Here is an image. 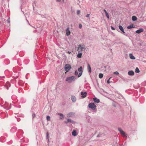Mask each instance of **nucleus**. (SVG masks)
Returning a JSON list of instances; mask_svg holds the SVG:
<instances>
[{
	"instance_id": "1",
	"label": "nucleus",
	"mask_w": 146,
	"mask_h": 146,
	"mask_svg": "<svg viewBox=\"0 0 146 146\" xmlns=\"http://www.w3.org/2000/svg\"><path fill=\"white\" fill-rule=\"evenodd\" d=\"M76 79V78L75 76H71L67 78L66 81H67L68 83H70L75 81Z\"/></svg>"
},
{
	"instance_id": "2",
	"label": "nucleus",
	"mask_w": 146,
	"mask_h": 146,
	"mask_svg": "<svg viewBox=\"0 0 146 146\" xmlns=\"http://www.w3.org/2000/svg\"><path fill=\"white\" fill-rule=\"evenodd\" d=\"M84 46L79 45L76 48L77 51L79 52H81L82 51H84L86 49V48L84 47Z\"/></svg>"
},
{
	"instance_id": "3",
	"label": "nucleus",
	"mask_w": 146,
	"mask_h": 146,
	"mask_svg": "<svg viewBox=\"0 0 146 146\" xmlns=\"http://www.w3.org/2000/svg\"><path fill=\"white\" fill-rule=\"evenodd\" d=\"M1 106L3 107L5 109H6L7 110H9L11 108V104L9 105V104L7 102H5L4 105Z\"/></svg>"
},
{
	"instance_id": "4",
	"label": "nucleus",
	"mask_w": 146,
	"mask_h": 146,
	"mask_svg": "<svg viewBox=\"0 0 146 146\" xmlns=\"http://www.w3.org/2000/svg\"><path fill=\"white\" fill-rule=\"evenodd\" d=\"M88 107L90 108L93 110H94L96 108V106L95 105L94 103H90L88 105Z\"/></svg>"
},
{
	"instance_id": "5",
	"label": "nucleus",
	"mask_w": 146,
	"mask_h": 146,
	"mask_svg": "<svg viewBox=\"0 0 146 146\" xmlns=\"http://www.w3.org/2000/svg\"><path fill=\"white\" fill-rule=\"evenodd\" d=\"M71 68V67L70 65L66 64L64 66V70L67 72L69 71Z\"/></svg>"
},
{
	"instance_id": "6",
	"label": "nucleus",
	"mask_w": 146,
	"mask_h": 146,
	"mask_svg": "<svg viewBox=\"0 0 146 146\" xmlns=\"http://www.w3.org/2000/svg\"><path fill=\"white\" fill-rule=\"evenodd\" d=\"M118 130L120 132V133L123 136L125 137L126 136V135L125 132L123 131L121 128H118Z\"/></svg>"
},
{
	"instance_id": "7",
	"label": "nucleus",
	"mask_w": 146,
	"mask_h": 146,
	"mask_svg": "<svg viewBox=\"0 0 146 146\" xmlns=\"http://www.w3.org/2000/svg\"><path fill=\"white\" fill-rule=\"evenodd\" d=\"M17 128L16 127L14 126L11 128V132L14 133L17 131Z\"/></svg>"
},
{
	"instance_id": "8",
	"label": "nucleus",
	"mask_w": 146,
	"mask_h": 146,
	"mask_svg": "<svg viewBox=\"0 0 146 146\" xmlns=\"http://www.w3.org/2000/svg\"><path fill=\"white\" fill-rule=\"evenodd\" d=\"M87 92H82L81 93V94L82 95V97L83 98H84L86 97L87 95Z\"/></svg>"
},
{
	"instance_id": "9",
	"label": "nucleus",
	"mask_w": 146,
	"mask_h": 146,
	"mask_svg": "<svg viewBox=\"0 0 146 146\" xmlns=\"http://www.w3.org/2000/svg\"><path fill=\"white\" fill-rule=\"evenodd\" d=\"M144 31V29L143 28H140L139 29L137 30L136 31V33L137 34H139L141 32H143Z\"/></svg>"
},
{
	"instance_id": "10",
	"label": "nucleus",
	"mask_w": 146,
	"mask_h": 146,
	"mask_svg": "<svg viewBox=\"0 0 146 146\" xmlns=\"http://www.w3.org/2000/svg\"><path fill=\"white\" fill-rule=\"evenodd\" d=\"M11 86L10 83L9 82H7L5 85V87L7 88V90H8L9 88Z\"/></svg>"
},
{
	"instance_id": "11",
	"label": "nucleus",
	"mask_w": 146,
	"mask_h": 146,
	"mask_svg": "<svg viewBox=\"0 0 146 146\" xmlns=\"http://www.w3.org/2000/svg\"><path fill=\"white\" fill-rule=\"evenodd\" d=\"M66 35L67 36H68L70 35V32L69 30V28H68L66 29Z\"/></svg>"
},
{
	"instance_id": "12",
	"label": "nucleus",
	"mask_w": 146,
	"mask_h": 146,
	"mask_svg": "<svg viewBox=\"0 0 146 146\" xmlns=\"http://www.w3.org/2000/svg\"><path fill=\"white\" fill-rule=\"evenodd\" d=\"M119 29L121 30V31L122 33H125V32L124 29L123 28V27L121 25H119Z\"/></svg>"
},
{
	"instance_id": "13",
	"label": "nucleus",
	"mask_w": 146,
	"mask_h": 146,
	"mask_svg": "<svg viewBox=\"0 0 146 146\" xmlns=\"http://www.w3.org/2000/svg\"><path fill=\"white\" fill-rule=\"evenodd\" d=\"M72 135L73 136H75L78 135V133L76 130H74L72 132Z\"/></svg>"
},
{
	"instance_id": "14",
	"label": "nucleus",
	"mask_w": 146,
	"mask_h": 146,
	"mask_svg": "<svg viewBox=\"0 0 146 146\" xmlns=\"http://www.w3.org/2000/svg\"><path fill=\"white\" fill-rule=\"evenodd\" d=\"M128 74L130 76H133L134 74V72L132 70H131L128 72Z\"/></svg>"
},
{
	"instance_id": "15",
	"label": "nucleus",
	"mask_w": 146,
	"mask_h": 146,
	"mask_svg": "<svg viewBox=\"0 0 146 146\" xmlns=\"http://www.w3.org/2000/svg\"><path fill=\"white\" fill-rule=\"evenodd\" d=\"M71 100L72 102H75L76 101V98L74 96H72L71 97Z\"/></svg>"
},
{
	"instance_id": "16",
	"label": "nucleus",
	"mask_w": 146,
	"mask_h": 146,
	"mask_svg": "<svg viewBox=\"0 0 146 146\" xmlns=\"http://www.w3.org/2000/svg\"><path fill=\"white\" fill-rule=\"evenodd\" d=\"M93 100L95 102L97 103H98L100 102L99 99H98L96 98V97L93 98Z\"/></svg>"
},
{
	"instance_id": "17",
	"label": "nucleus",
	"mask_w": 146,
	"mask_h": 146,
	"mask_svg": "<svg viewBox=\"0 0 146 146\" xmlns=\"http://www.w3.org/2000/svg\"><path fill=\"white\" fill-rule=\"evenodd\" d=\"M88 71L89 73H91V71H92L91 68L90 66V64H88Z\"/></svg>"
},
{
	"instance_id": "18",
	"label": "nucleus",
	"mask_w": 146,
	"mask_h": 146,
	"mask_svg": "<svg viewBox=\"0 0 146 146\" xmlns=\"http://www.w3.org/2000/svg\"><path fill=\"white\" fill-rule=\"evenodd\" d=\"M130 58L132 59H135V57L132 54L130 53L129 54Z\"/></svg>"
},
{
	"instance_id": "19",
	"label": "nucleus",
	"mask_w": 146,
	"mask_h": 146,
	"mask_svg": "<svg viewBox=\"0 0 146 146\" xmlns=\"http://www.w3.org/2000/svg\"><path fill=\"white\" fill-rule=\"evenodd\" d=\"M74 115V113L72 112L69 113L67 114V117H70L71 116H72Z\"/></svg>"
},
{
	"instance_id": "20",
	"label": "nucleus",
	"mask_w": 146,
	"mask_h": 146,
	"mask_svg": "<svg viewBox=\"0 0 146 146\" xmlns=\"http://www.w3.org/2000/svg\"><path fill=\"white\" fill-rule=\"evenodd\" d=\"M137 17L135 16H133L132 17V20L133 21L137 20Z\"/></svg>"
},
{
	"instance_id": "21",
	"label": "nucleus",
	"mask_w": 146,
	"mask_h": 146,
	"mask_svg": "<svg viewBox=\"0 0 146 146\" xmlns=\"http://www.w3.org/2000/svg\"><path fill=\"white\" fill-rule=\"evenodd\" d=\"M134 28V27L133 26V25L132 24L131 25L129 26H127V28L128 29H131L132 28Z\"/></svg>"
},
{
	"instance_id": "22",
	"label": "nucleus",
	"mask_w": 146,
	"mask_h": 146,
	"mask_svg": "<svg viewBox=\"0 0 146 146\" xmlns=\"http://www.w3.org/2000/svg\"><path fill=\"white\" fill-rule=\"evenodd\" d=\"M82 53H78L77 56L78 58H80L82 57Z\"/></svg>"
},
{
	"instance_id": "23",
	"label": "nucleus",
	"mask_w": 146,
	"mask_h": 146,
	"mask_svg": "<svg viewBox=\"0 0 146 146\" xmlns=\"http://www.w3.org/2000/svg\"><path fill=\"white\" fill-rule=\"evenodd\" d=\"M135 72L136 73H138L140 71L138 68L137 67L136 68L135 70Z\"/></svg>"
},
{
	"instance_id": "24",
	"label": "nucleus",
	"mask_w": 146,
	"mask_h": 146,
	"mask_svg": "<svg viewBox=\"0 0 146 146\" xmlns=\"http://www.w3.org/2000/svg\"><path fill=\"white\" fill-rule=\"evenodd\" d=\"M103 76V74L102 73H100L99 74V77L100 78H102Z\"/></svg>"
},
{
	"instance_id": "25",
	"label": "nucleus",
	"mask_w": 146,
	"mask_h": 146,
	"mask_svg": "<svg viewBox=\"0 0 146 146\" xmlns=\"http://www.w3.org/2000/svg\"><path fill=\"white\" fill-rule=\"evenodd\" d=\"M72 121H73L70 119H67V122L66 121V123H67V122H71L73 123Z\"/></svg>"
},
{
	"instance_id": "26",
	"label": "nucleus",
	"mask_w": 146,
	"mask_h": 146,
	"mask_svg": "<svg viewBox=\"0 0 146 146\" xmlns=\"http://www.w3.org/2000/svg\"><path fill=\"white\" fill-rule=\"evenodd\" d=\"M82 66H80L79 68L78 69V71L79 72H82Z\"/></svg>"
},
{
	"instance_id": "27",
	"label": "nucleus",
	"mask_w": 146,
	"mask_h": 146,
	"mask_svg": "<svg viewBox=\"0 0 146 146\" xmlns=\"http://www.w3.org/2000/svg\"><path fill=\"white\" fill-rule=\"evenodd\" d=\"M58 114L60 116V119H62L63 118V115L61 113H58Z\"/></svg>"
},
{
	"instance_id": "28",
	"label": "nucleus",
	"mask_w": 146,
	"mask_h": 146,
	"mask_svg": "<svg viewBox=\"0 0 146 146\" xmlns=\"http://www.w3.org/2000/svg\"><path fill=\"white\" fill-rule=\"evenodd\" d=\"M46 120L47 121H49L50 120V117L49 115L46 116Z\"/></svg>"
},
{
	"instance_id": "29",
	"label": "nucleus",
	"mask_w": 146,
	"mask_h": 146,
	"mask_svg": "<svg viewBox=\"0 0 146 146\" xmlns=\"http://www.w3.org/2000/svg\"><path fill=\"white\" fill-rule=\"evenodd\" d=\"M38 29H37L36 30L37 31L38 30V32H39L40 31L42 30V27H39L38 28Z\"/></svg>"
},
{
	"instance_id": "30",
	"label": "nucleus",
	"mask_w": 146,
	"mask_h": 146,
	"mask_svg": "<svg viewBox=\"0 0 146 146\" xmlns=\"http://www.w3.org/2000/svg\"><path fill=\"white\" fill-rule=\"evenodd\" d=\"M82 72H80L78 75V77H80L82 75Z\"/></svg>"
},
{
	"instance_id": "31",
	"label": "nucleus",
	"mask_w": 146,
	"mask_h": 146,
	"mask_svg": "<svg viewBox=\"0 0 146 146\" xmlns=\"http://www.w3.org/2000/svg\"><path fill=\"white\" fill-rule=\"evenodd\" d=\"M113 74H114L118 75V74H119V73L118 72L116 71V72H114L113 73Z\"/></svg>"
},
{
	"instance_id": "32",
	"label": "nucleus",
	"mask_w": 146,
	"mask_h": 146,
	"mask_svg": "<svg viewBox=\"0 0 146 146\" xmlns=\"http://www.w3.org/2000/svg\"><path fill=\"white\" fill-rule=\"evenodd\" d=\"M24 115L23 114H21L19 115V116L18 117H24Z\"/></svg>"
},
{
	"instance_id": "33",
	"label": "nucleus",
	"mask_w": 146,
	"mask_h": 146,
	"mask_svg": "<svg viewBox=\"0 0 146 146\" xmlns=\"http://www.w3.org/2000/svg\"><path fill=\"white\" fill-rule=\"evenodd\" d=\"M105 14H106V16L107 17V18L108 19H109V15L108 13H106Z\"/></svg>"
},
{
	"instance_id": "34",
	"label": "nucleus",
	"mask_w": 146,
	"mask_h": 146,
	"mask_svg": "<svg viewBox=\"0 0 146 146\" xmlns=\"http://www.w3.org/2000/svg\"><path fill=\"white\" fill-rule=\"evenodd\" d=\"M111 78V77H110L109 79L107 80V83L108 84H109L110 83V79Z\"/></svg>"
},
{
	"instance_id": "35",
	"label": "nucleus",
	"mask_w": 146,
	"mask_h": 146,
	"mask_svg": "<svg viewBox=\"0 0 146 146\" xmlns=\"http://www.w3.org/2000/svg\"><path fill=\"white\" fill-rule=\"evenodd\" d=\"M87 118H88V119H87L88 121V122H90V117L89 116H88V117H87Z\"/></svg>"
},
{
	"instance_id": "36",
	"label": "nucleus",
	"mask_w": 146,
	"mask_h": 146,
	"mask_svg": "<svg viewBox=\"0 0 146 146\" xmlns=\"http://www.w3.org/2000/svg\"><path fill=\"white\" fill-rule=\"evenodd\" d=\"M78 74V72L77 70L75 71L74 73V75H77Z\"/></svg>"
},
{
	"instance_id": "37",
	"label": "nucleus",
	"mask_w": 146,
	"mask_h": 146,
	"mask_svg": "<svg viewBox=\"0 0 146 146\" xmlns=\"http://www.w3.org/2000/svg\"><path fill=\"white\" fill-rule=\"evenodd\" d=\"M80 13V10H78L77 11V15H79Z\"/></svg>"
},
{
	"instance_id": "38",
	"label": "nucleus",
	"mask_w": 146,
	"mask_h": 146,
	"mask_svg": "<svg viewBox=\"0 0 146 146\" xmlns=\"http://www.w3.org/2000/svg\"><path fill=\"white\" fill-rule=\"evenodd\" d=\"M47 134V139L49 140V138H48V135H49V133L48 132H47L46 133Z\"/></svg>"
},
{
	"instance_id": "39",
	"label": "nucleus",
	"mask_w": 146,
	"mask_h": 146,
	"mask_svg": "<svg viewBox=\"0 0 146 146\" xmlns=\"http://www.w3.org/2000/svg\"><path fill=\"white\" fill-rule=\"evenodd\" d=\"M35 113H33L32 114V117L33 118H34L35 117Z\"/></svg>"
},
{
	"instance_id": "40",
	"label": "nucleus",
	"mask_w": 146,
	"mask_h": 146,
	"mask_svg": "<svg viewBox=\"0 0 146 146\" xmlns=\"http://www.w3.org/2000/svg\"><path fill=\"white\" fill-rule=\"evenodd\" d=\"M79 27L80 29H81L82 27V25L81 24H80L79 25Z\"/></svg>"
},
{
	"instance_id": "41",
	"label": "nucleus",
	"mask_w": 146,
	"mask_h": 146,
	"mask_svg": "<svg viewBox=\"0 0 146 146\" xmlns=\"http://www.w3.org/2000/svg\"><path fill=\"white\" fill-rule=\"evenodd\" d=\"M90 14H87L86 15V17H90Z\"/></svg>"
},
{
	"instance_id": "42",
	"label": "nucleus",
	"mask_w": 146,
	"mask_h": 146,
	"mask_svg": "<svg viewBox=\"0 0 146 146\" xmlns=\"http://www.w3.org/2000/svg\"><path fill=\"white\" fill-rule=\"evenodd\" d=\"M9 19H10L9 18H8V19L7 20V22L8 23H9L10 22Z\"/></svg>"
},
{
	"instance_id": "43",
	"label": "nucleus",
	"mask_w": 146,
	"mask_h": 146,
	"mask_svg": "<svg viewBox=\"0 0 146 146\" xmlns=\"http://www.w3.org/2000/svg\"><path fill=\"white\" fill-rule=\"evenodd\" d=\"M111 29H112V30H115V28H114V27H113L112 26H111Z\"/></svg>"
},
{
	"instance_id": "44",
	"label": "nucleus",
	"mask_w": 146,
	"mask_h": 146,
	"mask_svg": "<svg viewBox=\"0 0 146 146\" xmlns=\"http://www.w3.org/2000/svg\"><path fill=\"white\" fill-rule=\"evenodd\" d=\"M103 11H104V12H105V14H106V13H108V12H107V11H106V10L105 9H104L103 10Z\"/></svg>"
},
{
	"instance_id": "45",
	"label": "nucleus",
	"mask_w": 146,
	"mask_h": 146,
	"mask_svg": "<svg viewBox=\"0 0 146 146\" xmlns=\"http://www.w3.org/2000/svg\"><path fill=\"white\" fill-rule=\"evenodd\" d=\"M17 120L18 121H20V119L19 118H17Z\"/></svg>"
},
{
	"instance_id": "46",
	"label": "nucleus",
	"mask_w": 146,
	"mask_h": 146,
	"mask_svg": "<svg viewBox=\"0 0 146 146\" xmlns=\"http://www.w3.org/2000/svg\"><path fill=\"white\" fill-rule=\"evenodd\" d=\"M100 134H99L98 135H97V137H100Z\"/></svg>"
},
{
	"instance_id": "47",
	"label": "nucleus",
	"mask_w": 146,
	"mask_h": 146,
	"mask_svg": "<svg viewBox=\"0 0 146 146\" xmlns=\"http://www.w3.org/2000/svg\"><path fill=\"white\" fill-rule=\"evenodd\" d=\"M67 52L68 53H71V52L70 51H68Z\"/></svg>"
},
{
	"instance_id": "48",
	"label": "nucleus",
	"mask_w": 146,
	"mask_h": 146,
	"mask_svg": "<svg viewBox=\"0 0 146 146\" xmlns=\"http://www.w3.org/2000/svg\"><path fill=\"white\" fill-rule=\"evenodd\" d=\"M27 22H28V24H29V25H30V26H31L30 25V24L29 23V21H28L27 20Z\"/></svg>"
},
{
	"instance_id": "49",
	"label": "nucleus",
	"mask_w": 146,
	"mask_h": 146,
	"mask_svg": "<svg viewBox=\"0 0 146 146\" xmlns=\"http://www.w3.org/2000/svg\"><path fill=\"white\" fill-rule=\"evenodd\" d=\"M57 1H58V2H60L61 1L60 0H56Z\"/></svg>"
},
{
	"instance_id": "50",
	"label": "nucleus",
	"mask_w": 146,
	"mask_h": 146,
	"mask_svg": "<svg viewBox=\"0 0 146 146\" xmlns=\"http://www.w3.org/2000/svg\"><path fill=\"white\" fill-rule=\"evenodd\" d=\"M18 135H19V134H18V133H17V136H18Z\"/></svg>"
},
{
	"instance_id": "51",
	"label": "nucleus",
	"mask_w": 146,
	"mask_h": 146,
	"mask_svg": "<svg viewBox=\"0 0 146 146\" xmlns=\"http://www.w3.org/2000/svg\"><path fill=\"white\" fill-rule=\"evenodd\" d=\"M124 35H125V36H127V34H125Z\"/></svg>"
},
{
	"instance_id": "52",
	"label": "nucleus",
	"mask_w": 146,
	"mask_h": 146,
	"mask_svg": "<svg viewBox=\"0 0 146 146\" xmlns=\"http://www.w3.org/2000/svg\"><path fill=\"white\" fill-rule=\"evenodd\" d=\"M2 77H3V78H5V76H2Z\"/></svg>"
},
{
	"instance_id": "53",
	"label": "nucleus",
	"mask_w": 146,
	"mask_h": 146,
	"mask_svg": "<svg viewBox=\"0 0 146 146\" xmlns=\"http://www.w3.org/2000/svg\"><path fill=\"white\" fill-rule=\"evenodd\" d=\"M15 117H16V118H17L16 117V116H15Z\"/></svg>"
},
{
	"instance_id": "54",
	"label": "nucleus",
	"mask_w": 146,
	"mask_h": 146,
	"mask_svg": "<svg viewBox=\"0 0 146 146\" xmlns=\"http://www.w3.org/2000/svg\"><path fill=\"white\" fill-rule=\"evenodd\" d=\"M63 1H64V0H62Z\"/></svg>"
}]
</instances>
